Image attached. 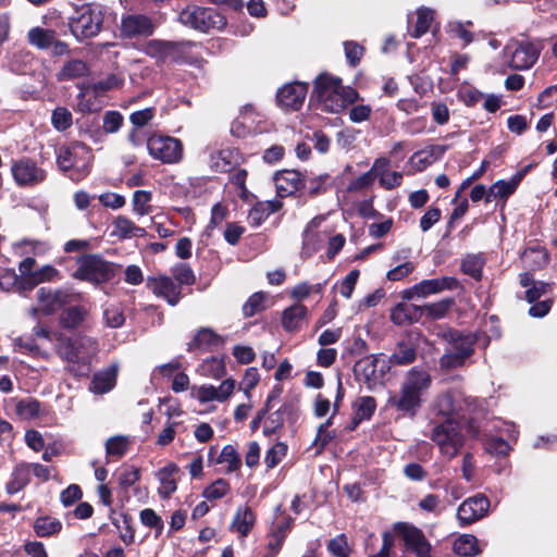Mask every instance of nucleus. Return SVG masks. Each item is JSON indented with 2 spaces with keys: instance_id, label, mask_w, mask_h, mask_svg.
Wrapping results in <instances>:
<instances>
[{
  "instance_id": "f257e3e1",
  "label": "nucleus",
  "mask_w": 557,
  "mask_h": 557,
  "mask_svg": "<svg viewBox=\"0 0 557 557\" xmlns=\"http://www.w3.org/2000/svg\"><path fill=\"white\" fill-rule=\"evenodd\" d=\"M432 384L430 373L420 367H412L404 376L398 393L387 399V405L404 416L414 417L420 410L423 395Z\"/></svg>"
},
{
  "instance_id": "f03ea898",
  "label": "nucleus",
  "mask_w": 557,
  "mask_h": 557,
  "mask_svg": "<svg viewBox=\"0 0 557 557\" xmlns=\"http://www.w3.org/2000/svg\"><path fill=\"white\" fill-rule=\"evenodd\" d=\"M55 350L69 363V370L76 375L89 371L91 359L98 351V343L88 336L65 337L58 335Z\"/></svg>"
},
{
  "instance_id": "7ed1b4c3",
  "label": "nucleus",
  "mask_w": 557,
  "mask_h": 557,
  "mask_svg": "<svg viewBox=\"0 0 557 557\" xmlns=\"http://www.w3.org/2000/svg\"><path fill=\"white\" fill-rule=\"evenodd\" d=\"M314 94L321 110L329 113L342 112L359 97L356 89L343 86L339 78L329 74H321L315 78Z\"/></svg>"
},
{
  "instance_id": "20e7f679",
  "label": "nucleus",
  "mask_w": 557,
  "mask_h": 557,
  "mask_svg": "<svg viewBox=\"0 0 557 557\" xmlns=\"http://www.w3.org/2000/svg\"><path fill=\"white\" fill-rule=\"evenodd\" d=\"M92 153L89 147L83 143H72L59 148L57 163L62 172L70 171L72 181H79L89 172Z\"/></svg>"
},
{
  "instance_id": "39448f33",
  "label": "nucleus",
  "mask_w": 557,
  "mask_h": 557,
  "mask_svg": "<svg viewBox=\"0 0 557 557\" xmlns=\"http://www.w3.org/2000/svg\"><path fill=\"white\" fill-rule=\"evenodd\" d=\"M195 46L189 41H166L151 39L143 47V51L157 63H194L197 58L189 55V49Z\"/></svg>"
},
{
  "instance_id": "423d86ee",
  "label": "nucleus",
  "mask_w": 557,
  "mask_h": 557,
  "mask_svg": "<svg viewBox=\"0 0 557 557\" xmlns=\"http://www.w3.org/2000/svg\"><path fill=\"white\" fill-rule=\"evenodd\" d=\"M429 436L438 447L441 455L448 460L455 458L465 445V436L455 419L435 422Z\"/></svg>"
},
{
  "instance_id": "0eeeda50",
  "label": "nucleus",
  "mask_w": 557,
  "mask_h": 557,
  "mask_svg": "<svg viewBox=\"0 0 557 557\" xmlns=\"http://www.w3.org/2000/svg\"><path fill=\"white\" fill-rule=\"evenodd\" d=\"M103 23V7L98 3H84L76 8L70 20L72 34L78 39L95 37Z\"/></svg>"
},
{
  "instance_id": "6e6552de",
  "label": "nucleus",
  "mask_w": 557,
  "mask_h": 557,
  "mask_svg": "<svg viewBox=\"0 0 557 557\" xmlns=\"http://www.w3.org/2000/svg\"><path fill=\"white\" fill-rule=\"evenodd\" d=\"M443 338L450 348L440 358L441 368L450 370L463 366L474 351L475 338L471 334H462L456 330H447L443 333Z\"/></svg>"
},
{
  "instance_id": "1a4fd4ad",
  "label": "nucleus",
  "mask_w": 557,
  "mask_h": 557,
  "mask_svg": "<svg viewBox=\"0 0 557 557\" xmlns=\"http://www.w3.org/2000/svg\"><path fill=\"white\" fill-rule=\"evenodd\" d=\"M178 17L182 24L203 33L222 29L226 25L225 16L212 8L189 5Z\"/></svg>"
},
{
  "instance_id": "9d476101",
  "label": "nucleus",
  "mask_w": 557,
  "mask_h": 557,
  "mask_svg": "<svg viewBox=\"0 0 557 557\" xmlns=\"http://www.w3.org/2000/svg\"><path fill=\"white\" fill-rule=\"evenodd\" d=\"M75 277L94 284L108 282L114 277L113 264L98 255L84 256L78 262Z\"/></svg>"
},
{
  "instance_id": "9b49d317",
  "label": "nucleus",
  "mask_w": 557,
  "mask_h": 557,
  "mask_svg": "<svg viewBox=\"0 0 557 557\" xmlns=\"http://www.w3.org/2000/svg\"><path fill=\"white\" fill-rule=\"evenodd\" d=\"M149 154L163 163L173 164L183 157V145L177 138L163 135H152L148 138Z\"/></svg>"
},
{
  "instance_id": "f8f14e48",
  "label": "nucleus",
  "mask_w": 557,
  "mask_h": 557,
  "mask_svg": "<svg viewBox=\"0 0 557 557\" xmlns=\"http://www.w3.org/2000/svg\"><path fill=\"white\" fill-rule=\"evenodd\" d=\"M11 173L15 184L20 187L37 186L47 177L46 170L38 166L33 159L27 157L13 161Z\"/></svg>"
},
{
  "instance_id": "ddd939ff",
  "label": "nucleus",
  "mask_w": 557,
  "mask_h": 557,
  "mask_svg": "<svg viewBox=\"0 0 557 557\" xmlns=\"http://www.w3.org/2000/svg\"><path fill=\"white\" fill-rule=\"evenodd\" d=\"M504 57L510 69L528 70L537 60L539 50L529 41H512L505 47Z\"/></svg>"
},
{
  "instance_id": "4468645a",
  "label": "nucleus",
  "mask_w": 557,
  "mask_h": 557,
  "mask_svg": "<svg viewBox=\"0 0 557 557\" xmlns=\"http://www.w3.org/2000/svg\"><path fill=\"white\" fill-rule=\"evenodd\" d=\"M394 530L403 539L408 550L418 557H430L432 546L419 528L407 522H397Z\"/></svg>"
},
{
  "instance_id": "2eb2a0df",
  "label": "nucleus",
  "mask_w": 557,
  "mask_h": 557,
  "mask_svg": "<svg viewBox=\"0 0 557 557\" xmlns=\"http://www.w3.org/2000/svg\"><path fill=\"white\" fill-rule=\"evenodd\" d=\"M490 509V499L484 494H476L463 500L457 510V519L461 527L472 524L484 518Z\"/></svg>"
},
{
  "instance_id": "dca6fc26",
  "label": "nucleus",
  "mask_w": 557,
  "mask_h": 557,
  "mask_svg": "<svg viewBox=\"0 0 557 557\" xmlns=\"http://www.w3.org/2000/svg\"><path fill=\"white\" fill-rule=\"evenodd\" d=\"M146 286L157 297L170 306H176L182 298V287L168 275L148 276Z\"/></svg>"
},
{
  "instance_id": "f3484780",
  "label": "nucleus",
  "mask_w": 557,
  "mask_h": 557,
  "mask_svg": "<svg viewBox=\"0 0 557 557\" xmlns=\"http://www.w3.org/2000/svg\"><path fill=\"white\" fill-rule=\"evenodd\" d=\"M154 29L152 20L145 14H128L121 20V36L126 39L149 37Z\"/></svg>"
},
{
  "instance_id": "a211bd4d",
  "label": "nucleus",
  "mask_w": 557,
  "mask_h": 557,
  "mask_svg": "<svg viewBox=\"0 0 557 557\" xmlns=\"http://www.w3.org/2000/svg\"><path fill=\"white\" fill-rule=\"evenodd\" d=\"M354 371L358 380L371 387L384 377L385 364L377 356L369 355L356 362Z\"/></svg>"
},
{
  "instance_id": "6ab92c4d",
  "label": "nucleus",
  "mask_w": 557,
  "mask_h": 557,
  "mask_svg": "<svg viewBox=\"0 0 557 557\" xmlns=\"http://www.w3.org/2000/svg\"><path fill=\"white\" fill-rule=\"evenodd\" d=\"M37 301L40 311L46 314H52L60 310L63 306L71 302V294L63 289H51L40 287L37 290Z\"/></svg>"
},
{
  "instance_id": "aec40b11",
  "label": "nucleus",
  "mask_w": 557,
  "mask_h": 557,
  "mask_svg": "<svg viewBox=\"0 0 557 557\" xmlns=\"http://www.w3.org/2000/svg\"><path fill=\"white\" fill-rule=\"evenodd\" d=\"M308 91L306 84L296 82L284 85L277 90L276 100L281 108L286 110H299Z\"/></svg>"
},
{
  "instance_id": "412c9836",
  "label": "nucleus",
  "mask_w": 557,
  "mask_h": 557,
  "mask_svg": "<svg viewBox=\"0 0 557 557\" xmlns=\"http://www.w3.org/2000/svg\"><path fill=\"white\" fill-rule=\"evenodd\" d=\"M273 181L278 197L284 198L294 195L306 187V180L295 170H283L274 174Z\"/></svg>"
},
{
  "instance_id": "4be33fe9",
  "label": "nucleus",
  "mask_w": 557,
  "mask_h": 557,
  "mask_svg": "<svg viewBox=\"0 0 557 557\" xmlns=\"http://www.w3.org/2000/svg\"><path fill=\"white\" fill-rule=\"evenodd\" d=\"M235 381L232 379L224 380L219 386L202 385L197 389L196 397L200 403L224 401L233 393Z\"/></svg>"
},
{
  "instance_id": "5701e85b",
  "label": "nucleus",
  "mask_w": 557,
  "mask_h": 557,
  "mask_svg": "<svg viewBox=\"0 0 557 557\" xmlns=\"http://www.w3.org/2000/svg\"><path fill=\"white\" fill-rule=\"evenodd\" d=\"M180 468L176 463L170 462L159 469L156 476L159 481L158 494L161 498H169L177 490V476Z\"/></svg>"
},
{
  "instance_id": "b1692460",
  "label": "nucleus",
  "mask_w": 557,
  "mask_h": 557,
  "mask_svg": "<svg viewBox=\"0 0 557 557\" xmlns=\"http://www.w3.org/2000/svg\"><path fill=\"white\" fill-rule=\"evenodd\" d=\"M224 339L210 327H201L195 334L193 341L188 343V351H209L222 346Z\"/></svg>"
},
{
  "instance_id": "393cba45",
  "label": "nucleus",
  "mask_w": 557,
  "mask_h": 557,
  "mask_svg": "<svg viewBox=\"0 0 557 557\" xmlns=\"http://www.w3.org/2000/svg\"><path fill=\"white\" fill-rule=\"evenodd\" d=\"M530 170V165L517 173L510 181H497L487 190L486 201L491 202L496 199H506L516 190L519 182L524 174Z\"/></svg>"
},
{
  "instance_id": "a878e982",
  "label": "nucleus",
  "mask_w": 557,
  "mask_h": 557,
  "mask_svg": "<svg viewBox=\"0 0 557 557\" xmlns=\"http://www.w3.org/2000/svg\"><path fill=\"white\" fill-rule=\"evenodd\" d=\"M111 235L124 240L132 237H143L146 235V231L145 228L137 226L127 216L119 215L112 222Z\"/></svg>"
},
{
  "instance_id": "bb28decb",
  "label": "nucleus",
  "mask_w": 557,
  "mask_h": 557,
  "mask_svg": "<svg viewBox=\"0 0 557 557\" xmlns=\"http://www.w3.org/2000/svg\"><path fill=\"white\" fill-rule=\"evenodd\" d=\"M117 366L112 364L94 374L89 389L94 394H104L111 391L116 383Z\"/></svg>"
},
{
  "instance_id": "cd10ccee",
  "label": "nucleus",
  "mask_w": 557,
  "mask_h": 557,
  "mask_svg": "<svg viewBox=\"0 0 557 557\" xmlns=\"http://www.w3.org/2000/svg\"><path fill=\"white\" fill-rule=\"evenodd\" d=\"M459 409L458 394L453 391L444 392L434 401V412L444 420L454 419Z\"/></svg>"
},
{
  "instance_id": "c85d7f7f",
  "label": "nucleus",
  "mask_w": 557,
  "mask_h": 557,
  "mask_svg": "<svg viewBox=\"0 0 557 557\" xmlns=\"http://www.w3.org/2000/svg\"><path fill=\"white\" fill-rule=\"evenodd\" d=\"M30 482V466L27 462L17 463L10 480L5 484V492L9 495H14L22 491Z\"/></svg>"
},
{
  "instance_id": "c756f323",
  "label": "nucleus",
  "mask_w": 557,
  "mask_h": 557,
  "mask_svg": "<svg viewBox=\"0 0 557 557\" xmlns=\"http://www.w3.org/2000/svg\"><path fill=\"white\" fill-rule=\"evenodd\" d=\"M421 314L422 308L412 304L400 302L392 309L391 320L396 325H405L416 321Z\"/></svg>"
},
{
  "instance_id": "7c9ffc66",
  "label": "nucleus",
  "mask_w": 557,
  "mask_h": 557,
  "mask_svg": "<svg viewBox=\"0 0 557 557\" xmlns=\"http://www.w3.org/2000/svg\"><path fill=\"white\" fill-rule=\"evenodd\" d=\"M89 67L87 63L79 59H72L66 61L61 70L57 73V79L59 82L73 81L87 76Z\"/></svg>"
},
{
  "instance_id": "2f4dec72",
  "label": "nucleus",
  "mask_w": 557,
  "mask_h": 557,
  "mask_svg": "<svg viewBox=\"0 0 557 557\" xmlns=\"http://www.w3.org/2000/svg\"><path fill=\"white\" fill-rule=\"evenodd\" d=\"M255 523V515L252 510L247 507H238L231 524V530L245 537L248 535Z\"/></svg>"
},
{
  "instance_id": "473e14b6",
  "label": "nucleus",
  "mask_w": 557,
  "mask_h": 557,
  "mask_svg": "<svg viewBox=\"0 0 557 557\" xmlns=\"http://www.w3.org/2000/svg\"><path fill=\"white\" fill-rule=\"evenodd\" d=\"M34 532L39 537H48L58 534L62 530V523L59 519L41 516L33 523Z\"/></svg>"
},
{
  "instance_id": "72a5a7b5",
  "label": "nucleus",
  "mask_w": 557,
  "mask_h": 557,
  "mask_svg": "<svg viewBox=\"0 0 557 557\" xmlns=\"http://www.w3.org/2000/svg\"><path fill=\"white\" fill-rule=\"evenodd\" d=\"M55 32L42 27H33L27 33L28 42L38 49H48L54 44Z\"/></svg>"
},
{
  "instance_id": "f704fd0d",
  "label": "nucleus",
  "mask_w": 557,
  "mask_h": 557,
  "mask_svg": "<svg viewBox=\"0 0 557 557\" xmlns=\"http://www.w3.org/2000/svg\"><path fill=\"white\" fill-rule=\"evenodd\" d=\"M453 550L461 557H473L480 553L478 539L471 534L460 535L455 540Z\"/></svg>"
},
{
  "instance_id": "c9c22d12",
  "label": "nucleus",
  "mask_w": 557,
  "mask_h": 557,
  "mask_svg": "<svg viewBox=\"0 0 557 557\" xmlns=\"http://www.w3.org/2000/svg\"><path fill=\"white\" fill-rule=\"evenodd\" d=\"M307 315V308L302 305H294L283 311L282 325L292 332L296 330Z\"/></svg>"
},
{
  "instance_id": "e433bc0d",
  "label": "nucleus",
  "mask_w": 557,
  "mask_h": 557,
  "mask_svg": "<svg viewBox=\"0 0 557 557\" xmlns=\"http://www.w3.org/2000/svg\"><path fill=\"white\" fill-rule=\"evenodd\" d=\"M417 359V349L413 345L399 343L389 357L391 366H407Z\"/></svg>"
},
{
  "instance_id": "4c0bfd02",
  "label": "nucleus",
  "mask_w": 557,
  "mask_h": 557,
  "mask_svg": "<svg viewBox=\"0 0 557 557\" xmlns=\"http://www.w3.org/2000/svg\"><path fill=\"white\" fill-rule=\"evenodd\" d=\"M87 314V310L82 306H73L67 309H65L61 317H60V323L63 327L73 330L78 327L83 321L85 320V317Z\"/></svg>"
},
{
  "instance_id": "58836bf2",
  "label": "nucleus",
  "mask_w": 557,
  "mask_h": 557,
  "mask_svg": "<svg viewBox=\"0 0 557 557\" xmlns=\"http://www.w3.org/2000/svg\"><path fill=\"white\" fill-rule=\"evenodd\" d=\"M129 438L125 435H115L107 440L106 454L108 458H122L129 449Z\"/></svg>"
},
{
  "instance_id": "ea45409f",
  "label": "nucleus",
  "mask_w": 557,
  "mask_h": 557,
  "mask_svg": "<svg viewBox=\"0 0 557 557\" xmlns=\"http://www.w3.org/2000/svg\"><path fill=\"white\" fill-rule=\"evenodd\" d=\"M312 224L313 221L307 226V228L304 232L301 255L305 258H309L313 253H315L323 243L322 236L319 233L313 232L311 230Z\"/></svg>"
},
{
  "instance_id": "a19ab883",
  "label": "nucleus",
  "mask_w": 557,
  "mask_h": 557,
  "mask_svg": "<svg viewBox=\"0 0 557 557\" xmlns=\"http://www.w3.org/2000/svg\"><path fill=\"white\" fill-rule=\"evenodd\" d=\"M484 262L482 255H468L461 261V270L472 278L480 280L482 277Z\"/></svg>"
},
{
  "instance_id": "79ce46f5",
  "label": "nucleus",
  "mask_w": 557,
  "mask_h": 557,
  "mask_svg": "<svg viewBox=\"0 0 557 557\" xmlns=\"http://www.w3.org/2000/svg\"><path fill=\"white\" fill-rule=\"evenodd\" d=\"M352 408L357 419L370 420L376 409L375 398L372 396H361L354 403Z\"/></svg>"
},
{
  "instance_id": "37998d69",
  "label": "nucleus",
  "mask_w": 557,
  "mask_h": 557,
  "mask_svg": "<svg viewBox=\"0 0 557 557\" xmlns=\"http://www.w3.org/2000/svg\"><path fill=\"white\" fill-rule=\"evenodd\" d=\"M198 372L203 376L220 379L225 372V364L222 359L210 357L201 362Z\"/></svg>"
},
{
  "instance_id": "c03bdc74",
  "label": "nucleus",
  "mask_w": 557,
  "mask_h": 557,
  "mask_svg": "<svg viewBox=\"0 0 557 557\" xmlns=\"http://www.w3.org/2000/svg\"><path fill=\"white\" fill-rule=\"evenodd\" d=\"M151 198V191L136 190L132 199L134 212L139 216L150 214L152 212V206L150 205Z\"/></svg>"
},
{
  "instance_id": "a18cd8bd",
  "label": "nucleus",
  "mask_w": 557,
  "mask_h": 557,
  "mask_svg": "<svg viewBox=\"0 0 557 557\" xmlns=\"http://www.w3.org/2000/svg\"><path fill=\"white\" fill-rule=\"evenodd\" d=\"M210 166L220 173L231 171L233 168L232 151L224 149L212 152L210 156Z\"/></svg>"
},
{
  "instance_id": "49530a36",
  "label": "nucleus",
  "mask_w": 557,
  "mask_h": 557,
  "mask_svg": "<svg viewBox=\"0 0 557 557\" xmlns=\"http://www.w3.org/2000/svg\"><path fill=\"white\" fill-rule=\"evenodd\" d=\"M472 26V22L451 21L447 25V32L451 37L459 38L465 45H469L473 41V34L469 30Z\"/></svg>"
},
{
  "instance_id": "de8ad7c7",
  "label": "nucleus",
  "mask_w": 557,
  "mask_h": 557,
  "mask_svg": "<svg viewBox=\"0 0 557 557\" xmlns=\"http://www.w3.org/2000/svg\"><path fill=\"white\" fill-rule=\"evenodd\" d=\"M16 413L21 419L33 420L40 413V403L34 398L22 399L16 404Z\"/></svg>"
},
{
  "instance_id": "09e8293b",
  "label": "nucleus",
  "mask_w": 557,
  "mask_h": 557,
  "mask_svg": "<svg viewBox=\"0 0 557 557\" xmlns=\"http://www.w3.org/2000/svg\"><path fill=\"white\" fill-rule=\"evenodd\" d=\"M219 463H226L227 472H235L242 466V459L233 445H225L218 458Z\"/></svg>"
},
{
  "instance_id": "8fccbe9b",
  "label": "nucleus",
  "mask_w": 557,
  "mask_h": 557,
  "mask_svg": "<svg viewBox=\"0 0 557 557\" xmlns=\"http://www.w3.org/2000/svg\"><path fill=\"white\" fill-rule=\"evenodd\" d=\"M433 21V11L429 9H419L417 11V21L411 30L412 37L419 38L424 35Z\"/></svg>"
},
{
  "instance_id": "3c124183",
  "label": "nucleus",
  "mask_w": 557,
  "mask_h": 557,
  "mask_svg": "<svg viewBox=\"0 0 557 557\" xmlns=\"http://www.w3.org/2000/svg\"><path fill=\"white\" fill-rule=\"evenodd\" d=\"M171 273L181 287L182 285H193L196 276L191 268L186 263H178L171 269Z\"/></svg>"
},
{
  "instance_id": "603ef678",
  "label": "nucleus",
  "mask_w": 557,
  "mask_h": 557,
  "mask_svg": "<svg viewBox=\"0 0 557 557\" xmlns=\"http://www.w3.org/2000/svg\"><path fill=\"white\" fill-rule=\"evenodd\" d=\"M286 454L287 445L283 442L275 443L265 454L264 463L267 468L272 469L276 467L284 459Z\"/></svg>"
},
{
  "instance_id": "864d4df0",
  "label": "nucleus",
  "mask_w": 557,
  "mask_h": 557,
  "mask_svg": "<svg viewBox=\"0 0 557 557\" xmlns=\"http://www.w3.org/2000/svg\"><path fill=\"white\" fill-rule=\"evenodd\" d=\"M103 319L109 327L116 329L124 324L125 317L123 310L117 305H109L103 310Z\"/></svg>"
},
{
  "instance_id": "5fc2aeb1",
  "label": "nucleus",
  "mask_w": 557,
  "mask_h": 557,
  "mask_svg": "<svg viewBox=\"0 0 557 557\" xmlns=\"http://www.w3.org/2000/svg\"><path fill=\"white\" fill-rule=\"evenodd\" d=\"M73 122L72 113L66 109L59 107L53 110L51 115V123L58 131H65L71 127Z\"/></svg>"
},
{
  "instance_id": "6e6d98bb",
  "label": "nucleus",
  "mask_w": 557,
  "mask_h": 557,
  "mask_svg": "<svg viewBox=\"0 0 557 557\" xmlns=\"http://www.w3.org/2000/svg\"><path fill=\"white\" fill-rule=\"evenodd\" d=\"M265 295L261 292L252 294L243 306L245 317H252L264 309Z\"/></svg>"
},
{
  "instance_id": "4d7b16f0",
  "label": "nucleus",
  "mask_w": 557,
  "mask_h": 557,
  "mask_svg": "<svg viewBox=\"0 0 557 557\" xmlns=\"http://www.w3.org/2000/svg\"><path fill=\"white\" fill-rule=\"evenodd\" d=\"M230 492V484L223 480L218 479L203 491V496L209 500H215L224 497Z\"/></svg>"
},
{
  "instance_id": "13d9d810",
  "label": "nucleus",
  "mask_w": 557,
  "mask_h": 557,
  "mask_svg": "<svg viewBox=\"0 0 557 557\" xmlns=\"http://www.w3.org/2000/svg\"><path fill=\"white\" fill-rule=\"evenodd\" d=\"M140 479V471L134 466H125L119 473V484L123 488L133 486Z\"/></svg>"
},
{
  "instance_id": "bf43d9fd",
  "label": "nucleus",
  "mask_w": 557,
  "mask_h": 557,
  "mask_svg": "<svg viewBox=\"0 0 557 557\" xmlns=\"http://www.w3.org/2000/svg\"><path fill=\"white\" fill-rule=\"evenodd\" d=\"M344 51L349 65L356 66L359 64L361 58L363 57L364 49L360 44L356 41H345Z\"/></svg>"
},
{
  "instance_id": "052dcab7",
  "label": "nucleus",
  "mask_w": 557,
  "mask_h": 557,
  "mask_svg": "<svg viewBox=\"0 0 557 557\" xmlns=\"http://www.w3.org/2000/svg\"><path fill=\"white\" fill-rule=\"evenodd\" d=\"M260 375L257 368L251 367L246 369L245 374L239 383L240 389L244 391L245 395L249 398L250 391L256 387L259 383Z\"/></svg>"
},
{
  "instance_id": "680f3d73",
  "label": "nucleus",
  "mask_w": 557,
  "mask_h": 557,
  "mask_svg": "<svg viewBox=\"0 0 557 557\" xmlns=\"http://www.w3.org/2000/svg\"><path fill=\"white\" fill-rule=\"evenodd\" d=\"M486 450L496 456H507L510 451V445L502 437L493 436L485 444Z\"/></svg>"
},
{
  "instance_id": "e2e57ef3",
  "label": "nucleus",
  "mask_w": 557,
  "mask_h": 557,
  "mask_svg": "<svg viewBox=\"0 0 557 557\" xmlns=\"http://www.w3.org/2000/svg\"><path fill=\"white\" fill-rule=\"evenodd\" d=\"M280 393H281V389L280 388H275L273 389L268 398H267V401H265V405L262 409H260L257 413V416L252 419V421L250 422V429L252 431H256L259 429L262 420L264 419V417L267 416V413L270 411L271 409V403L274 400V399H277L278 396H280Z\"/></svg>"
},
{
  "instance_id": "0e129e2a",
  "label": "nucleus",
  "mask_w": 557,
  "mask_h": 557,
  "mask_svg": "<svg viewBox=\"0 0 557 557\" xmlns=\"http://www.w3.org/2000/svg\"><path fill=\"white\" fill-rule=\"evenodd\" d=\"M453 302L454 301L450 298L443 299L441 301L426 305L422 311L424 310L433 319H441L446 314Z\"/></svg>"
},
{
  "instance_id": "69168bd1",
  "label": "nucleus",
  "mask_w": 557,
  "mask_h": 557,
  "mask_svg": "<svg viewBox=\"0 0 557 557\" xmlns=\"http://www.w3.org/2000/svg\"><path fill=\"white\" fill-rule=\"evenodd\" d=\"M327 548L336 557H348L350 552L347 539L343 534L332 539L327 544Z\"/></svg>"
},
{
  "instance_id": "338daca9",
  "label": "nucleus",
  "mask_w": 557,
  "mask_h": 557,
  "mask_svg": "<svg viewBox=\"0 0 557 557\" xmlns=\"http://www.w3.org/2000/svg\"><path fill=\"white\" fill-rule=\"evenodd\" d=\"M284 424V418L281 409L272 412L264 422L263 434L265 436H271L278 429H281Z\"/></svg>"
},
{
  "instance_id": "774afa93",
  "label": "nucleus",
  "mask_w": 557,
  "mask_h": 557,
  "mask_svg": "<svg viewBox=\"0 0 557 557\" xmlns=\"http://www.w3.org/2000/svg\"><path fill=\"white\" fill-rule=\"evenodd\" d=\"M413 270L414 264L410 261H407L391 269L386 273V278L392 282L400 281L411 274Z\"/></svg>"
}]
</instances>
